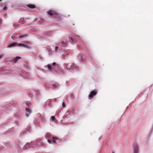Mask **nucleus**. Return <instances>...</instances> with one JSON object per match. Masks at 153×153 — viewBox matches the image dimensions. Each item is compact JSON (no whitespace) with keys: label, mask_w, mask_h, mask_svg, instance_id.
<instances>
[{"label":"nucleus","mask_w":153,"mask_h":153,"mask_svg":"<svg viewBox=\"0 0 153 153\" xmlns=\"http://www.w3.org/2000/svg\"><path fill=\"white\" fill-rule=\"evenodd\" d=\"M51 136V135L49 133H47L45 134V137L46 138H48L50 137Z\"/></svg>","instance_id":"obj_16"},{"label":"nucleus","mask_w":153,"mask_h":153,"mask_svg":"<svg viewBox=\"0 0 153 153\" xmlns=\"http://www.w3.org/2000/svg\"><path fill=\"white\" fill-rule=\"evenodd\" d=\"M48 143L50 144L51 143V141L50 139H48Z\"/></svg>","instance_id":"obj_25"},{"label":"nucleus","mask_w":153,"mask_h":153,"mask_svg":"<svg viewBox=\"0 0 153 153\" xmlns=\"http://www.w3.org/2000/svg\"><path fill=\"white\" fill-rule=\"evenodd\" d=\"M25 110H26V111L27 112H28L29 114H25L26 117H28L29 116L30 114L31 113V111L30 109L28 108H26Z\"/></svg>","instance_id":"obj_10"},{"label":"nucleus","mask_w":153,"mask_h":153,"mask_svg":"<svg viewBox=\"0 0 153 153\" xmlns=\"http://www.w3.org/2000/svg\"><path fill=\"white\" fill-rule=\"evenodd\" d=\"M63 57H64V55H63Z\"/></svg>","instance_id":"obj_31"},{"label":"nucleus","mask_w":153,"mask_h":153,"mask_svg":"<svg viewBox=\"0 0 153 153\" xmlns=\"http://www.w3.org/2000/svg\"><path fill=\"white\" fill-rule=\"evenodd\" d=\"M7 7H4V8H3V9L4 10H6L7 9Z\"/></svg>","instance_id":"obj_27"},{"label":"nucleus","mask_w":153,"mask_h":153,"mask_svg":"<svg viewBox=\"0 0 153 153\" xmlns=\"http://www.w3.org/2000/svg\"><path fill=\"white\" fill-rule=\"evenodd\" d=\"M80 60L82 62L84 61V58L82 56H80V57L79 58Z\"/></svg>","instance_id":"obj_18"},{"label":"nucleus","mask_w":153,"mask_h":153,"mask_svg":"<svg viewBox=\"0 0 153 153\" xmlns=\"http://www.w3.org/2000/svg\"><path fill=\"white\" fill-rule=\"evenodd\" d=\"M40 120L42 122H45L46 121L45 119L44 116L43 115H40Z\"/></svg>","instance_id":"obj_8"},{"label":"nucleus","mask_w":153,"mask_h":153,"mask_svg":"<svg viewBox=\"0 0 153 153\" xmlns=\"http://www.w3.org/2000/svg\"><path fill=\"white\" fill-rule=\"evenodd\" d=\"M69 52L67 51L65 53V55H68V54Z\"/></svg>","instance_id":"obj_26"},{"label":"nucleus","mask_w":153,"mask_h":153,"mask_svg":"<svg viewBox=\"0 0 153 153\" xmlns=\"http://www.w3.org/2000/svg\"><path fill=\"white\" fill-rule=\"evenodd\" d=\"M71 40L73 42H76V40L74 38L71 37Z\"/></svg>","instance_id":"obj_19"},{"label":"nucleus","mask_w":153,"mask_h":153,"mask_svg":"<svg viewBox=\"0 0 153 153\" xmlns=\"http://www.w3.org/2000/svg\"><path fill=\"white\" fill-rule=\"evenodd\" d=\"M25 21L24 19L23 18H21L19 21V23L22 24L24 23V22Z\"/></svg>","instance_id":"obj_17"},{"label":"nucleus","mask_w":153,"mask_h":153,"mask_svg":"<svg viewBox=\"0 0 153 153\" xmlns=\"http://www.w3.org/2000/svg\"><path fill=\"white\" fill-rule=\"evenodd\" d=\"M21 59V57L19 56L16 57L13 60V61L14 62L16 63L17 62V61Z\"/></svg>","instance_id":"obj_13"},{"label":"nucleus","mask_w":153,"mask_h":153,"mask_svg":"<svg viewBox=\"0 0 153 153\" xmlns=\"http://www.w3.org/2000/svg\"><path fill=\"white\" fill-rule=\"evenodd\" d=\"M59 67L58 65L55 62H53V65L52 67L51 66L48 64V68L49 70H55V68H58Z\"/></svg>","instance_id":"obj_2"},{"label":"nucleus","mask_w":153,"mask_h":153,"mask_svg":"<svg viewBox=\"0 0 153 153\" xmlns=\"http://www.w3.org/2000/svg\"><path fill=\"white\" fill-rule=\"evenodd\" d=\"M27 35H21V36H19V38H23V37H25V36H27Z\"/></svg>","instance_id":"obj_20"},{"label":"nucleus","mask_w":153,"mask_h":153,"mask_svg":"<svg viewBox=\"0 0 153 153\" xmlns=\"http://www.w3.org/2000/svg\"><path fill=\"white\" fill-rule=\"evenodd\" d=\"M36 144L38 146H41L43 145V143L41 140H37L36 141Z\"/></svg>","instance_id":"obj_7"},{"label":"nucleus","mask_w":153,"mask_h":153,"mask_svg":"<svg viewBox=\"0 0 153 153\" xmlns=\"http://www.w3.org/2000/svg\"><path fill=\"white\" fill-rule=\"evenodd\" d=\"M66 41H61L60 43V45L62 46H63V45H65L66 44Z\"/></svg>","instance_id":"obj_14"},{"label":"nucleus","mask_w":153,"mask_h":153,"mask_svg":"<svg viewBox=\"0 0 153 153\" xmlns=\"http://www.w3.org/2000/svg\"><path fill=\"white\" fill-rule=\"evenodd\" d=\"M64 65L67 69H73V68H72L73 65H71V64L70 63L68 64L65 63L64 64Z\"/></svg>","instance_id":"obj_5"},{"label":"nucleus","mask_w":153,"mask_h":153,"mask_svg":"<svg viewBox=\"0 0 153 153\" xmlns=\"http://www.w3.org/2000/svg\"><path fill=\"white\" fill-rule=\"evenodd\" d=\"M18 46L19 47H23L25 48H27L28 46L22 43H18L16 42H13L11 44L8 45L7 47L10 48L11 47H15Z\"/></svg>","instance_id":"obj_1"},{"label":"nucleus","mask_w":153,"mask_h":153,"mask_svg":"<svg viewBox=\"0 0 153 153\" xmlns=\"http://www.w3.org/2000/svg\"><path fill=\"white\" fill-rule=\"evenodd\" d=\"M58 139V138L56 137H53V139L52 140L53 143H56V140Z\"/></svg>","instance_id":"obj_15"},{"label":"nucleus","mask_w":153,"mask_h":153,"mask_svg":"<svg viewBox=\"0 0 153 153\" xmlns=\"http://www.w3.org/2000/svg\"><path fill=\"white\" fill-rule=\"evenodd\" d=\"M112 153H114L113 152H112Z\"/></svg>","instance_id":"obj_32"},{"label":"nucleus","mask_w":153,"mask_h":153,"mask_svg":"<svg viewBox=\"0 0 153 153\" xmlns=\"http://www.w3.org/2000/svg\"><path fill=\"white\" fill-rule=\"evenodd\" d=\"M58 46H56L55 47V50H57L58 49Z\"/></svg>","instance_id":"obj_29"},{"label":"nucleus","mask_w":153,"mask_h":153,"mask_svg":"<svg viewBox=\"0 0 153 153\" xmlns=\"http://www.w3.org/2000/svg\"><path fill=\"white\" fill-rule=\"evenodd\" d=\"M59 85V84L57 83H54L52 85L51 88L52 89H54L56 87H58Z\"/></svg>","instance_id":"obj_11"},{"label":"nucleus","mask_w":153,"mask_h":153,"mask_svg":"<svg viewBox=\"0 0 153 153\" xmlns=\"http://www.w3.org/2000/svg\"><path fill=\"white\" fill-rule=\"evenodd\" d=\"M97 93V91L96 90H94L92 91L88 95L89 99L92 98L94 96L96 95Z\"/></svg>","instance_id":"obj_3"},{"label":"nucleus","mask_w":153,"mask_h":153,"mask_svg":"<svg viewBox=\"0 0 153 153\" xmlns=\"http://www.w3.org/2000/svg\"><path fill=\"white\" fill-rule=\"evenodd\" d=\"M48 14L52 16H55L57 15V13L51 10H49L47 12Z\"/></svg>","instance_id":"obj_4"},{"label":"nucleus","mask_w":153,"mask_h":153,"mask_svg":"<svg viewBox=\"0 0 153 153\" xmlns=\"http://www.w3.org/2000/svg\"><path fill=\"white\" fill-rule=\"evenodd\" d=\"M134 153H138V146L136 144L134 147Z\"/></svg>","instance_id":"obj_6"},{"label":"nucleus","mask_w":153,"mask_h":153,"mask_svg":"<svg viewBox=\"0 0 153 153\" xmlns=\"http://www.w3.org/2000/svg\"><path fill=\"white\" fill-rule=\"evenodd\" d=\"M51 118L52 121H54L56 119V118L54 116H52Z\"/></svg>","instance_id":"obj_21"},{"label":"nucleus","mask_w":153,"mask_h":153,"mask_svg":"<svg viewBox=\"0 0 153 153\" xmlns=\"http://www.w3.org/2000/svg\"><path fill=\"white\" fill-rule=\"evenodd\" d=\"M27 6L28 7L32 9L35 8L36 7L33 4H28Z\"/></svg>","instance_id":"obj_12"},{"label":"nucleus","mask_w":153,"mask_h":153,"mask_svg":"<svg viewBox=\"0 0 153 153\" xmlns=\"http://www.w3.org/2000/svg\"><path fill=\"white\" fill-rule=\"evenodd\" d=\"M19 25V24H15L14 25H13L15 27H17Z\"/></svg>","instance_id":"obj_24"},{"label":"nucleus","mask_w":153,"mask_h":153,"mask_svg":"<svg viewBox=\"0 0 153 153\" xmlns=\"http://www.w3.org/2000/svg\"><path fill=\"white\" fill-rule=\"evenodd\" d=\"M71 65H73L72 68H73V69L74 68H76V66L74 64H71Z\"/></svg>","instance_id":"obj_22"},{"label":"nucleus","mask_w":153,"mask_h":153,"mask_svg":"<svg viewBox=\"0 0 153 153\" xmlns=\"http://www.w3.org/2000/svg\"><path fill=\"white\" fill-rule=\"evenodd\" d=\"M3 56V55H0V59Z\"/></svg>","instance_id":"obj_28"},{"label":"nucleus","mask_w":153,"mask_h":153,"mask_svg":"<svg viewBox=\"0 0 153 153\" xmlns=\"http://www.w3.org/2000/svg\"><path fill=\"white\" fill-rule=\"evenodd\" d=\"M31 146V144L30 143H27L24 145L23 148V149H25L30 147Z\"/></svg>","instance_id":"obj_9"},{"label":"nucleus","mask_w":153,"mask_h":153,"mask_svg":"<svg viewBox=\"0 0 153 153\" xmlns=\"http://www.w3.org/2000/svg\"><path fill=\"white\" fill-rule=\"evenodd\" d=\"M2 0H0V1H1Z\"/></svg>","instance_id":"obj_30"},{"label":"nucleus","mask_w":153,"mask_h":153,"mask_svg":"<svg viewBox=\"0 0 153 153\" xmlns=\"http://www.w3.org/2000/svg\"><path fill=\"white\" fill-rule=\"evenodd\" d=\"M62 106L63 108H65V107L66 106H65V103L64 102H63L62 104Z\"/></svg>","instance_id":"obj_23"}]
</instances>
